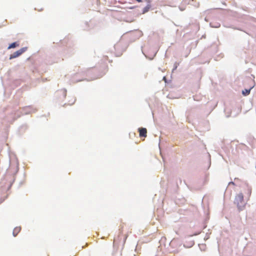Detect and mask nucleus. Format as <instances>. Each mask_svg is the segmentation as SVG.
Returning <instances> with one entry per match:
<instances>
[{"mask_svg": "<svg viewBox=\"0 0 256 256\" xmlns=\"http://www.w3.org/2000/svg\"><path fill=\"white\" fill-rule=\"evenodd\" d=\"M18 46L19 44L17 42H14L10 44V46L8 47V49L13 48Z\"/></svg>", "mask_w": 256, "mask_h": 256, "instance_id": "20e7f679", "label": "nucleus"}, {"mask_svg": "<svg viewBox=\"0 0 256 256\" xmlns=\"http://www.w3.org/2000/svg\"><path fill=\"white\" fill-rule=\"evenodd\" d=\"M150 4H148L146 7H144L143 9V11H142V14H144L146 12H148L149 10L150 9Z\"/></svg>", "mask_w": 256, "mask_h": 256, "instance_id": "423d86ee", "label": "nucleus"}, {"mask_svg": "<svg viewBox=\"0 0 256 256\" xmlns=\"http://www.w3.org/2000/svg\"><path fill=\"white\" fill-rule=\"evenodd\" d=\"M234 202L236 204L239 210H242L245 206V202L244 200V196L242 193H239L236 196Z\"/></svg>", "mask_w": 256, "mask_h": 256, "instance_id": "f257e3e1", "label": "nucleus"}, {"mask_svg": "<svg viewBox=\"0 0 256 256\" xmlns=\"http://www.w3.org/2000/svg\"><path fill=\"white\" fill-rule=\"evenodd\" d=\"M250 90L251 88H250L248 90L245 89L244 90H242V93L244 96H247L250 93Z\"/></svg>", "mask_w": 256, "mask_h": 256, "instance_id": "0eeeda50", "label": "nucleus"}, {"mask_svg": "<svg viewBox=\"0 0 256 256\" xmlns=\"http://www.w3.org/2000/svg\"><path fill=\"white\" fill-rule=\"evenodd\" d=\"M138 2H142V0H136ZM146 1L148 2H150V0H145Z\"/></svg>", "mask_w": 256, "mask_h": 256, "instance_id": "6e6552de", "label": "nucleus"}, {"mask_svg": "<svg viewBox=\"0 0 256 256\" xmlns=\"http://www.w3.org/2000/svg\"><path fill=\"white\" fill-rule=\"evenodd\" d=\"M27 50L26 47L22 48L19 50L15 52L12 54H10V59L12 60L14 58H16L20 56L24 52Z\"/></svg>", "mask_w": 256, "mask_h": 256, "instance_id": "f03ea898", "label": "nucleus"}, {"mask_svg": "<svg viewBox=\"0 0 256 256\" xmlns=\"http://www.w3.org/2000/svg\"><path fill=\"white\" fill-rule=\"evenodd\" d=\"M138 132H140V137L146 138L147 136V130L146 128H139Z\"/></svg>", "mask_w": 256, "mask_h": 256, "instance_id": "7ed1b4c3", "label": "nucleus"}, {"mask_svg": "<svg viewBox=\"0 0 256 256\" xmlns=\"http://www.w3.org/2000/svg\"><path fill=\"white\" fill-rule=\"evenodd\" d=\"M20 227H16V228H14L13 230L14 236H16L17 234H18V233L20 232Z\"/></svg>", "mask_w": 256, "mask_h": 256, "instance_id": "39448f33", "label": "nucleus"}]
</instances>
